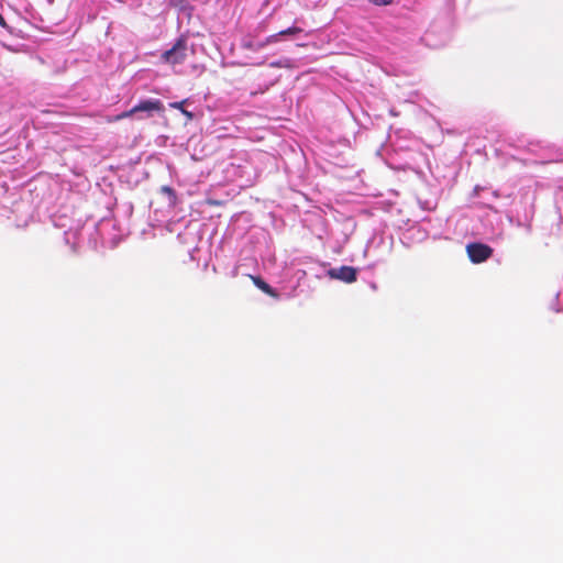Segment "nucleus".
I'll return each instance as SVG.
<instances>
[{"mask_svg": "<svg viewBox=\"0 0 563 563\" xmlns=\"http://www.w3.org/2000/svg\"><path fill=\"white\" fill-rule=\"evenodd\" d=\"M1 24H2V27H7L8 26L3 18H2Z\"/></svg>", "mask_w": 563, "mask_h": 563, "instance_id": "2eb2a0df", "label": "nucleus"}, {"mask_svg": "<svg viewBox=\"0 0 563 563\" xmlns=\"http://www.w3.org/2000/svg\"><path fill=\"white\" fill-rule=\"evenodd\" d=\"M329 277L339 279L344 283H354L357 278V271L352 266H341L339 268H331L328 271Z\"/></svg>", "mask_w": 563, "mask_h": 563, "instance_id": "7ed1b4c3", "label": "nucleus"}, {"mask_svg": "<svg viewBox=\"0 0 563 563\" xmlns=\"http://www.w3.org/2000/svg\"><path fill=\"white\" fill-rule=\"evenodd\" d=\"M269 66L273 67V68L290 67V60L289 59H285V60L272 62L269 64Z\"/></svg>", "mask_w": 563, "mask_h": 563, "instance_id": "9d476101", "label": "nucleus"}, {"mask_svg": "<svg viewBox=\"0 0 563 563\" xmlns=\"http://www.w3.org/2000/svg\"><path fill=\"white\" fill-rule=\"evenodd\" d=\"M185 102H186V100L172 102L169 104V107L181 111L183 114H185L188 119L191 120L192 119V113L184 109Z\"/></svg>", "mask_w": 563, "mask_h": 563, "instance_id": "0eeeda50", "label": "nucleus"}, {"mask_svg": "<svg viewBox=\"0 0 563 563\" xmlns=\"http://www.w3.org/2000/svg\"><path fill=\"white\" fill-rule=\"evenodd\" d=\"M133 114H135V111H133V108H132V109H130L128 111H124V112H122L120 114H117L114 117H109L107 119V122H109V123L117 122V121L123 120L125 118H129V117H131Z\"/></svg>", "mask_w": 563, "mask_h": 563, "instance_id": "423d86ee", "label": "nucleus"}, {"mask_svg": "<svg viewBox=\"0 0 563 563\" xmlns=\"http://www.w3.org/2000/svg\"><path fill=\"white\" fill-rule=\"evenodd\" d=\"M266 45H268L267 43H265V40L262 41V42H257L255 43V51H258V49H262L264 48Z\"/></svg>", "mask_w": 563, "mask_h": 563, "instance_id": "4468645a", "label": "nucleus"}, {"mask_svg": "<svg viewBox=\"0 0 563 563\" xmlns=\"http://www.w3.org/2000/svg\"><path fill=\"white\" fill-rule=\"evenodd\" d=\"M280 36L282 35L279 34V32L276 34L269 35L265 38V43H267V44L276 43Z\"/></svg>", "mask_w": 563, "mask_h": 563, "instance_id": "9b49d317", "label": "nucleus"}, {"mask_svg": "<svg viewBox=\"0 0 563 563\" xmlns=\"http://www.w3.org/2000/svg\"><path fill=\"white\" fill-rule=\"evenodd\" d=\"M467 255L473 263H483L493 255V249L483 243H471L466 246Z\"/></svg>", "mask_w": 563, "mask_h": 563, "instance_id": "f03ea898", "label": "nucleus"}, {"mask_svg": "<svg viewBox=\"0 0 563 563\" xmlns=\"http://www.w3.org/2000/svg\"><path fill=\"white\" fill-rule=\"evenodd\" d=\"M242 47L246 48V49H252V51H255V43L253 41H243L242 43Z\"/></svg>", "mask_w": 563, "mask_h": 563, "instance_id": "f8f14e48", "label": "nucleus"}, {"mask_svg": "<svg viewBox=\"0 0 563 563\" xmlns=\"http://www.w3.org/2000/svg\"><path fill=\"white\" fill-rule=\"evenodd\" d=\"M250 278L258 289H261L271 297H277L276 291L260 276L250 275Z\"/></svg>", "mask_w": 563, "mask_h": 563, "instance_id": "39448f33", "label": "nucleus"}, {"mask_svg": "<svg viewBox=\"0 0 563 563\" xmlns=\"http://www.w3.org/2000/svg\"><path fill=\"white\" fill-rule=\"evenodd\" d=\"M302 32V29L298 27V26H291V27H288L286 30H283L279 32V34L282 36H285V35H296V34H299Z\"/></svg>", "mask_w": 563, "mask_h": 563, "instance_id": "1a4fd4ad", "label": "nucleus"}, {"mask_svg": "<svg viewBox=\"0 0 563 563\" xmlns=\"http://www.w3.org/2000/svg\"><path fill=\"white\" fill-rule=\"evenodd\" d=\"M161 191L166 194L169 197L170 201L175 203L177 196H176L175 190L172 187L163 186V187H161Z\"/></svg>", "mask_w": 563, "mask_h": 563, "instance_id": "6e6552de", "label": "nucleus"}, {"mask_svg": "<svg viewBox=\"0 0 563 563\" xmlns=\"http://www.w3.org/2000/svg\"><path fill=\"white\" fill-rule=\"evenodd\" d=\"M187 40L185 37H179L172 48L162 54V60L172 65L181 64L187 58Z\"/></svg>", "mask_w": 563, "mask_h": 563, "instance_id": "f257e3e1", "label": "nucleus"}, {"mask_svg": "<svg viewBox=\"0 0 563 563\" xmlns=\"http://www.w3.org/2000/svg\"><path fill=\"white\" fill-rule=\"evenodd\" d=\"M164 110H165L164 104L158 99L143 100L133 107V111H135V113L146 112L147 117H152V112H154V111L163 112Z\"/></svg>", "mask_w": 563, "mask_h": 563, "instance_id": "20e7f679", "label": "nucleus"}, {"mask_svg": "<svg viewBox=\"0 0 563 563\" xmlns=\"http://www.w3.org/2000/svg\"><path fill=\"white\" fill-rule=\"evenodd\" d=\"M368 1L375 5H387L393 2V0H368Z\"/></svg>", "mask_w": 563, "mask_h": 563, "instance_id": "ddd939ff", "label": "nucleus"}]
</instances>
